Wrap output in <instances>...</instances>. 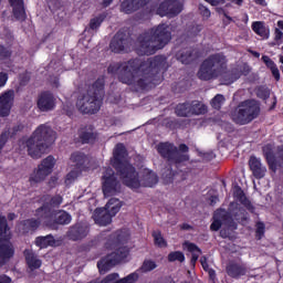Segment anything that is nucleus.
<instances>
[{"mask_svg":"<svg viewBox=\"0 0 283 283\" xmlns=\"http://www.w3.org/2000/svg\"><path fill=\"white\" fill-rule=\"evenodd\" d=\"M9 2L12 6V8H17V6L23 4V0H9Z\"/></svg>","mask_w":283,"mask_h":283,"instance_id":"obj_56","label":"nucleus"},{"mask_svg":"<svg viewBox=\"0 0 283 283\" xmlns=\"http://www.w3.org/2000/svg\"><path fill=\"white\" fill-rule=\"evenodd\" d=\"M232 120L237 125H249L260 116V103L255 99L241 102L232 113Z\"/></svg>","mask_w":283,"mask_h":283,"instance_id":"obj_6","label":"nucleus"},{"mask_svg":"<svg viewBox=\"0 0 283 283\" xmlns=\"http://www.w3.org/2000/svg\"><path fill=\"white\" fill-rule=\"evenodd\" d=\"M10 56V51L0 44V59H8Z\"/></svg>","mask_w":283,"mask_h":283,"instance_id":"obj_52","label":"nucleus"},{"mask_svg":"<svg viewBox=\"0 0 283 283\" xmlns=\"http://www.w3.org/2000/svg\"><path fill=\"white\" fill-rule=\"evenodd\" d=\"M277 28L274 29V41L276 45L283 43V20L276 22Z\"/></svg>","mask_w":283,"mask_h":283,"instance_id":"obj_37","label":"nucleus"},{"mask_svg":"<svg viewBox=\"0 0 283 283\" xmlns=\"http://www.w3.org/2000/svg\"><path fill=\"white\" fill-rule=\"evenodd\" d=\"M157 150L160 154V156H163V158H167V160H171V156L176 150V146H174V144L164 143L157 146Z\"/></svg>","mask_w":283,"mask_h":283,"instance_id":"obj_26","label":"nucleus"},{"mask_svg":"<svg viewBox=\"0 0 283 283\" xmlns=\"http://www.w3.org/2000/svg\"><path fill=\"white\" fill-rule=\"evenodd\" d=\"M258 6H266V0H254Z\"/></svg>","mask_w":283,"mask_h":283,"instance_id":"obj_60","label":"nucleus"},{"mask_svg":"<svg viewBox=\"0 0 283 283\" xmlns=\"http://www.w3.org/2000/svg\"><path fill=\"white\" fill-rule=\"evenodd\" d=\"M103 180V193L105 198H109V196H116V193L120 191V186L118 185L112 168L105 169Z\"/></svg>","mask_w":283,"mask_h":283,"instance_id":"obj_12","label":"nucleus"},{"mask_svg":"<svg viewBox=\"0 0 283 283\" xmlns=\"http://www.w3.org/2000/svg\"><path fill=\"white\" fill-rule=\"evenodd\" d=\"M63 202V197L62 196H55L51 199V207H59Z\"/></svg>","mask_w":283,"mask_h":283,"instance_id":"obj_50","label":"nucleus"},{"mask_svg":"<svg viewBox=\"0 0 283 283\" xmlns=\"http://www.w3.org/2000/svg\"><path fill=\"white\" fill-rule=\"evenodd\" d=\"M207 3H210V6H220V0H205Z\"/></svg>","mask_w":283,"mask_h":283,"instance_id":"obj_58","label":"nucleus"},{"mask_svg":"<svg viewBox=\"0 0 283 283\" xmlns=\"http://www.w3.org/2000/svg\"><path fill=\"white\" fill-rule=\"evenodd\" d=\"M56 106V99L51 93H41L38 97V107L40 112H51Z\"/></svg>","mask_w":283,"mask_h":283,"instance_id":"obj_18","label":"nucleus"},{"mask_svg":"<svg viewBox=\"0 0 283 283\" xmlns=\"http://www.w3.org/2000/svg\"><path fill=\"white\" fill-rule=\"evenodd\" d=\"M243 23L247 25L249 23V14H244Z\"/></svg>","mask_w":283,"mask_h":283,"instance_id":"obj_63","label":"nucleus"},{"mask_svg":"<svg viewBox=\"0 0 283 283\" xmlns=\"http://www.w3.org/2000/svg\"><path fill=\"white\" fill-rule=\"evenodd\" d=\"M164 180L166 185H171V182L176 180V174L171 171H169V174H164Z\"/></svg>","mask_w":283,"mask_h":283,"instance_id":"obj_47","label":"nucleus"},{"mask_svg":"<svg viewBox=\"0 0 283 283\" xmlns=\"http://www.w3.org/2000/svg\"><path fill=\"white\" fill-rule=\"evenodd\" d=\"M222 105H224V96L218 94L212 101H211V106L214 109H220V107H222Z\"/></svg>","mask_w":283,"mask_h":283,"instance_id":"obj_45","label":"nucleus"},{"mask_svg":"<svg viewBox=\"0 0 283 283\" xmlns=\"http://www.w3.org/2000/svg\"><path fill=\"white\" fill-rule=\"evenodd\" d=\"M126 158L127 149H125V145L117 144L114 149L112 165L118 171L126 187H129V189H140V187H154V185H158V175L156 172L144 169L138 175L136 168Z\"/></svg>","mask_w":283,"mask_h":283,"instance_id":"obj_2","label":"nucleus"},{"mask_svg":"<svg viewBox=\"0 0 283 283\" xmlns=\"http://www.w3.org/2000/svg\"><path fill=\"white\" fill-rule=\"evenodd\" d=\"M122 207H123V202H120V199L112 198L105 205L104 209L114 218L116 213L120 211Z\"/></svg>","mask_w":283,"mask_h":283,"instance_id":"obj_25","label":"nucleus"},{"mask_svg":"<svg viewBox=\"0 0 283 283\" xmlns=\"http://www.w3.org/2000/svg\"><path fill=\"white\" fill-rule=\"evenodd\" d=\"M41 222H43V219H40V221L34 220V219H29V220H25V221L19 223L18 229L22 233H28V231H32V230L36 229L39 227V224H41Z\"/></svg>","mask_w":283,"mask_h":283,"instance_id":"obj_27","label":"nucleus"},{"mask_svg":"<svg viewBox=\"0 0 283 283\" xmlns=\"http://www.w3.org/2000/svg\"><path fill=\"white\" fill-rule=\"evenodd\" d=\"M177 116H200L207 114V106L200 102H192L191 104H179L176 107Z\"/></svg>","mask_w":283,"mask_h":283,"instance_id":"obj_11","label":"nucleus"},{"mask_svg":"<svg viewBox=\"0 0 283 283\" xmlns=\"http://www.w3.org/2000/svg\"><path fill=\"white\" fill-rule=\"evenodd\" d=\"M38 214L44 218L45 224L52 227V224H70L72 222V216L65 211H55L48 209V207L43 206L38 209Z\"/></svg>","mask_w":283,"mask_h":283,"instance_id":"obj_8","label":"nucleus"},{"mask_svg":"<svg viewBox=\"0 0 283 283\" xmlns=\"http://www.w3.org/2000/svg\"><path fill=\"white\" fill-rule=\"evenodd\" d=\"M80 138L82 143H92L94 140V133H92V130H82L80 133Z\"/></svg>","mask_w":283,"mask_h":283,"instance_id":"obj_44","label":"nucleus"},{"mask_svg":"<svg viewBox=\"0 0 283 283\" xmlns=\"http://www.w3.org/2000/svg\"><path fill=\"white\" fill-rule=\"evenodd\" d=\"M187 160H189V155L180 154V151H178V148L175 147V150H174L169 161L178 165L180 163H187Z\"/></svg>","mask_w":283,"mask_h":283,"instance_id":"obj_36","label":"nucleus"},{"mask_svg":"<svg viewBox=\"0 0 283 283\" xmlns=\"http://www.w3.org/2000/svg\"><path fill=\"white\" fill-rule=\"evenodd\" d=\"M14 103V91H7L0 95V116H10Z\"/></svg>","mask_w":283,"mask_h":283,"instance_id":"obj_17","label":"nucleus"},{"mask_svg":"<svg viewBox=\"0 0 283 283\" xmlns=\"http://www.w3.org/2000/svg\"><path fill=\"white\" fill-rule=\"evenodd\" d=\"M78 176H81V169L80 168H76V170H71L66 175L65 184L66 185H72V182H74V180L77 179Z\"/></svg>","mask_w":283,"mask_h":283,"instance_id":"obj_42","label":"nucleus"},{"mask_svg":"<svg viewBox=\"0 0 283 283\" xmlns=\"http://www.w3.org/2000/svg\"><path fill=\"white\" fill-rule=\"evenodd\" d=\"M13 15L18 21H25V9L23 8V4L13 7Z\"/></svg>","mask_w":283,"mask_h":283,"instance_id":"obj_39","label":"nucleus"},{"mask_svg":"<svg viewBox=\"0 0 283 283\" xmlns=\"http://www.w3.org/2000/svg\"><path fill=\"white\" fill-rule=\"evenodd\" d=\"M182 12V0H164L158 9L159 17H177Z\"/></svg>","mask_w":283,"mask_h":283,"instance_id":"obj_13","label":"nucleus"},{"mask_svg":"<svg viewBox=\"0 0 283 283\" xmlns=\"http://www.w3.org/2000/svg\"><path fill=\"white\" fill-rule=\"evenodd\" d=\"M264 229H265V227H264L263 222L256 223V235H258L259 240L262 239V235H264Z\"/></svg>","mask_w":283,"mask_h":283,"instance_id":"obj_48","label":"nucleus"},{"mask_svg":"<svg viewBox=\"0 0 283 283\" xmlns=\"http://www.w3.org/2000/svg\"><path fill=\"white\" fill-rule=\"evenodd\" d=\"M233 196L239 200V202H241V205H244L249 211H253V206H251V202L247 199V196H244V191H242L240 186L233 187Z\"/></svg>","mask_w":283,"mask_h":283,"instance_id":"obj_31","label":"nucleus"},{"mask_svg":"<svg viewBox=\"0 0 283 283\" xmlns=\"http://www.w3.org/2000/svg\"><path fill=\"white\" fill-rule=\"evenodd\" d=\"M15 218H17V214H14V213L8 214V220H14Z\"/></svg>","mask_w":283,"mask_h":283,"instance_id":"obj_62","label":"nucleus"},{"mask_svg":"<svg viewBox=\"0 0 283 283\" xmlns=\"http://www.w3.org/2000/svg\"><path fill=\"white\" fill-rule=\"evenodd\" d=\"M252 30L264 41L269 40L271 36V28H269L264 21H254L252 23Z\"/></svg>","mask_w":283,"mask_h":283,"instance_id":"obj_23","label":"nucleus"},{"mask_svg":"<svg viewBox=\"0 0 283 283\" xmlns=\"http://www.w3.org/2000/svg\"><path fill=\"white\" fill-rule=\"evenodd\" d=\"M177 56H178V60L185 65H188V63H191V61L196 59V55H193V51L191 49H187L179 52Z\"/></svg>","mask_w":283,"mask_h":283,"instance_id":"obj_34","label":"nucleus"},{"mask_svg":"<svg viewBox=\"0 0 283 283\" xmlns=\"http://www.w3.org/2000/svg\"><path fill=\"white\" fill-rule=\"evenodd\" d=\"M31 138H34L35 140L40 143H44V145H49V147L56 140V132L50 127L48 124H42L36 127V129L33 132Z\"/></svg>","mask_w":283,"mask_h":283,"instance_id":"obj_14","label":"nucleus"},{"mask_svg":"<svg viewBox=\"0 0 283 283\" xmlns=\"http://www.w3.org/2000/svg\"><path fill=\"white\" fill-rule=\"evenodd\" d=\"M149 0H125L122 2V12L126 14H132V12L142 8V6L147 4Z\"/></svg>","mask_w":283,"mask_h":283,"instance_id":"obj_24","label":"nucleus"},{"mask_svg":"<svg viewBox=\"0 0 283 283\" xmlns=\"http://www.w3.org/2000/svg\"><path fill=\"white\" fill-rule=\"evenodd\" d=\"M0 283H12V279L8 275L0 274Z\"/></svg>","mask_w":283,"mask_h":283,"instance_id":"obj_55","label":"nucleus"},{"mask_svg":"<svg viewBox=\"0 0 283 283\" xmlns=\"http://www.w3.org/2000/svg\"><path fill=\"white\" fill-rule=\"evenodd\" d=\"M199 12L200 14H202V17H205L206 19H209V17H211V11L205 7V6H199Z\"/></svg>","mask_w":283,"mask_h":283,"instance_id":"obj_49","label":"nucleus"},{"mask_svg":"<svg viewBox=\"0 0 283 283\" xmlns=\"http://www.w3.org/2000/svg\"><path fill=\"white\" fill-rule=\"evenodd\" d=\"M8 83V74L1 72L0 73V87H3Z\"/></svg>","mask_w":283,"mask_h":283,"instance_id":"obj_53","label":"nucleus"},{"mask_svg":"<svg viewBox=\"0 0 283 283\" xmlns=\"http://www.w3.org/2000/svg\"><path fill=\"white\" fill-rule=\"evenodd\" d=\"M184 249H186V251H189L192 254L191 264L196 265V263L198 262V258L202 255V251L200 250V248H198V245L191 242H185Z\"/></svg>","mask_w":283,"mask_h":283,"instance_id":"obj_29","label":"nucleus"},{"mask_svg":"<svg viewBox=\"0 0 283 283\" xmlns=\"http://www.w3.org/2000/svg\"><path fill=\"white\" fill-rule=\"evenodd\" d=\"M54 165H56V159H54L52 156H48L39 165L38 170L31 175L30 180L32 182H43V179L48 178V176L52 174Z\"/></svg>","mask_w":283,"mask_h":283,"instance_id":"obj_10","label":"nucleus"},{"mask_svg":"<svg viewBox=\"0 0 283 283\" xmlns=\"http://www.w3.org/2000/svg\"><path fill=\"white\" fill-rule=\"evenodd\" d=\"M227 72V57L220 53L212 54L206 59L198 72V78L201 81H211L218 78Z\"/></svg>","mask_w":283,"mask_h":283,"instance_id":"obj_5","label":"nucleus"},{"mask_svg":"<svg viewBox=\"0 0 283 283\" xmlns=\"http://www.w3.org/2000/svg\"><path fill=\"white\" fill-rule=\"evenodd\" d=\"M185 261V253L180 251L170 252L168 254V262H184Z\"/></svg>","mask_w":283,"mask_h":283,"instance_id":"obj_40","label":"nucleus"},{"mask_svg":"<svg viewBox=\"0 0 283 283\" xmlns=\"http://www.w3.org/2000/svg\"><path fill=\"white\" fill-rule=\"evenodd\" d=\"M64 112L67 114V116H72V114H74V105L66 103L64 105Z\"/></svg>","mask_w":283,"mask_h":283,"instance_id":"obj_51","label":"nucleus"},{"mask_svg":"<svg viewBox=\"0 0 283 283\" xmlns=\"http://www.w3.org/2000/svg\"><path fill=\"white\" fill-rule=\"evenodd\" d=\"M112 3V0H104L103 1V6L105 7V8H107V6H109Z\"/></svg>","mask_w":283,"mask_h":283,"instance_id":"obj_64","label":"nucleus"},{"mask_svg":"<svg viewBox=\"0 0 283 283\" xmlns=\"http://www.w3.org/2000/svg\"><path fill=\"white\" fill-rule=\"evenodd\" d=\"M201 266L205 271H209V264L207 263V256H201L200 259Z\"/></svg>","mask_w":283,"mask_h":283,"instance_id":"obj_54","label":"nucleus"},{"mask_svg":"<svg viewBox=\"0 0 283 283\" xmlns=\"http://www.w3.org/2000/svg\"><path fill=\"white\" fill-rule=\"evenodd\" d=\"M262 61L266 65V69L271 71L275 81H280V69H277V64H275V62L268 55H263Z\"/></svg>","mask_w":283,"mask_h":283,"instance_id":"obj_32","label":"nucleus"},{"mask_svg":"<svg viewBox=\"0 0 283 283\" xmlns=\"http://www.w3.org/2000/svg\"><path fill=\"white\" fill-rule=\"evenodd\" d=\"M164 56H155L140 63L138 60H130L122 64L114 63L108 66L109 74H117L120 83L126 85H136L145 90L150 83H154V76L165 67Z\"/></svg>","mask_w":283,"mask_h":283,"instance_id":"obj_1","label":"nucleus"},{"mask_svg":"<svg viewBox=\"0 0 283 283\" xmlns=\"http://www.w3.org/2000/svg\"><path fill=\"white\" fill-rule=\"evenodd\" d=\"M252 56H255V59H260V52L258 51H250Z\"/></svg>","mask_w":283,"mask_h":283,"instance_id":"obj_61","label":"nucleus"},{"mask_svg":"<svg viewBox=\"0 0 283 283\" xmlns=\"http://www.w3.org/2000/svg\"><path fill=\"white\" fill-rule=\"evenodd\" d=\"M153 238L156 247H159V249H167V240H165V237H163L160 231H154Z\"/></svg>","mask_w":283,"mask_h":283,"instance_id":"obj_38","label":"nucleus"},{"mask_svg":"<svg viewBox=\"0 0 283 283\" xmlns=\"http://www.w3.org/2000/svg\"><path fill=\"white\" fill-rule=\"evenodd\" d=\"M206 271H208L209 276L211 277V280H214V279H216V271H214V270L208 269V270H206Z\"/></svg>","mask_w":283,"mask_h":283,"instance_id":"obj_59","label":"nucleus"},{"mask_svg":"<svg viewBox=\"0 0 283 283\" xmlns=\"http://www.w3.org/2000/svg\"><path fill=\"white\" fill-rule=\"evenodd\" d=\"M240 76H242V73H240L238 71L234 73H231V74H227L224 76L223 83H224V85H231V83H235V81H238V78H240Z\"/></svg>","mask_w":283,"mask_h":283,"instance_id":"obj_41","label":"nucleus"},{"mask_svg":"<svg viewBox=\"0 0 283 283\" xmlns=\"http://www.w3.org/2000/svg\"><path fill=\"white\" fill-rule=\"evenodd\" d=\"M28 154L31 156V158L39 159L45 151H48L49 145L42 142H39L38 139H34V137H30L27 143Z\"/></svg>","mask_w":283,"mask_h":283,"instance_id":"obj_15","label":"nucleus"},{"mask_svg":"<svg viewBox=\"0 0 283 283\" xmlns=\"http://www.w3.org/2000/svg\"><path fill=\"white\" fill-rule=\"evenodd\" d=\"M12 233L8 227V220L6 216L0 213V266H3L14 255V248L10 243Z\"/></svg>","mask_w":283,"mask_h":283,"instance_id":"obj_7","label":"nucleus"},{"mask_svg":"<svg viewBox=\"0 0 283 283\" xmlns=\"http://www.w3.org/2000/svg\"><path fill=\"white\" fill-rule=\"evenodd\" d=\"M104 19L105 18L103 15L93 18L90 22L91 30H97V28H101V23H103Z\"/></svg>","mask_w":283,"mask_h":283,"instance_id":"obj_46","label":"nucleus"},{"mask_svg":"<svg viewBox=\"0 0 283 283\" xmlns=\"http://www.w3.org/2000/svg\"><path fill=\"white\" fill-rule=\"evenodd\" d=\"M127 255H129V249L126 247L119 248L97 262V268L101 273H107L112 266L120 264V262H123Z\"/></svg>","mask_w":283,"mask_h":283,"instance_id":"obj_9","label":"nucleus"},{"mask_svg":"<svg viewBox=\"0 0 283 283\" xmlns=\"http://www.w3.org/2000/svg\"><path fill=\"white\" fill-rule=\"evenodd\" d=\"M112 214H109L105 208H97L93 213V220L99 227H107V224H112Z\"/></svg>","mask_w":283,"mask_h":283,"instance_id":"obj_20","label":"nucleus"},{"mask_svg":"<svg viewBox=\"0 0 283 283\" xmlns=\"http://www.w3.org/2000/svg\"><path fill=\"white\" fill-rule=\"evenodd\" d=\"M112 52H125L127 50V35L123 32H117L111 42Z\"/></svg>","mask_w":283,"mask_h":283,"instance_id":"obj_21","label":"nucleus"},{"mask_svg":"<svg viewBox=\"0 0 283 283\" xmlns=\"http://www.w3.org/2000/svg\"><path fill=\"white\" fill-rule=\"evenodd\" d=\"M249 167L250 170L252 171V175L258 180H261V178H264V176H266V166L262 164V159L255 156H251L249 159Z\"/></svg>","mask_w":283,"mask_h":283,"instance_id":"obj_19","label":"nucleus"},{"mask_svg":"<svg viewBox=\"0 0 283 283\" xmlns=\"http://www.w3.org/2000/svg\"><path fill=\"white\" fill-rule=\"evenodd\" d=\"M71 161L76 167V169H81L84 163H87V156L83 153H74L71 156Z\"/></svg>","mask_w":283,"mask_h":283,"instance_id":"obj_35","label":"nucleus"},{"mask_svg":"<svg viewBox=\"0 0 283 283\" xmlns=\"http://www.w3.org/2000/svg\"><path fill=\"white\" fill-rule=\"evenodd\" d=\"M27 264L31 270L40 269L41 268V260L36 259V255H34V252L30 250L24 251Z\"/></svg>","mask_w":283,"mask_h":283,"instance_id":"obj_33","label":"nucleus"},{"mask_svg":"<svg viewBox=\"0 0 283 283\" xmlns=\"http://www.w3.org/2000/svg\"><path fill=\"white\" fill-rule=\"evenodd\" d=\"M179 151H182L184 154H187V151H189V147L185 144H181L179 146Z\"/></svg>","mask_w":283,"mask_h":283,"instance_id":"obj_57","label":"nucleus"},{"mask_svg":"<svg viewBox=\"0 0 283 283\" xmlns=\"http://www.w3.org/2000/svg\"><path fill=\"white\" fill-rule=\"evenodd\" d=\"M36 247L40 249H46V247H59V241L54 240V237L46 235V237H39L35 240Z\"/></svg>","mask_w":283,"mask_h":283,"instance_id":"obj_28","label":"nucleus"},{"mask_svg":"<svg viewBox=\"0 0 283 283\" xmlns=\"http://www.w3.org/2000/svg\"><path fill=\"white\" fill-rule=\"evenodd\" d=\"M105 81L98 78L92 86L82 92L76 101V108L82 114H96L101 109V101H103Z\"/></svg>","mask_w":283,"mask_h":283,"instance_id":"obj_4","label":"nucleus"},{"mask_svg":"<svg viewBox=\"0 0 283 283\" xmlns=\"http://www.w3.org/2000/svg\"><path fill=\"white\" fill-rule=\"evenodd\" d=\"M228 275L230 277H240L241 275H247V268L238 263H232L227 268Z\"/></svg>","mask_w":283,"mask_h":283,"instance_id":"obj_30","label":"nucleus"},{"mask_svg":"<svg viewBox=\"0 0 283 283\" xmlns=\"http://www.w3.org/2000/svg\"><path fill=\"white\" fill-rule=\"evenodd\" d=\"M156 266H158V265L156 264L155 261L146 260V261H144V263L142 265V271H143V273H149V271H154V269H156Z\"/></svg>","mask_w":283,"mask_h":283,"instance_id":"obj_43","label":"nucleus"},{"mask_svg":"<svg viewBox=\"0 0 283 283\" xmlns=\"http://www.w3.org/2000/svg\"><path fill=\"white\" fill-rule=\"evenodd\" d=\"M171 41V30L167 24H159L149 32L139 35L137 40V54H156L157 50H163Z\"/></svg>","mask_w":283,"mask_h":283,"instance_id":"obj_3","label":"nucleus"},{"mask_svg":"<svg viewBox=\"0 0 283 283\" xmlns=\"http://www.w3.org/2000/svg\"><path fill=\"white\" fill-rule=\"evenodd\" d=\"M231 216L237 217L235 212L231 211L230 214L224 209H219L214 212L213 222L210 226L211 231H219L222 224H229L231 222Z\"/></svg>","mask_w":283,"mask_h":283,"instance_id":"obj_16","label":"nucleus"},{"mask_svg":"<svg viewBox=\"0 0 283 283\" xmlns=\"http://www.w3.org/2000/svg\"><path fill=\"white\" fill-rule=\"evenodd\" d=\"M88 232L87 226L76 224L69 230L67 235L71 240L76 241L86 238Z\"/></svg>","mask_w":283,"mask_h":283,"instance_id":"obj_22","label":"nucleus"}]
</instances>
